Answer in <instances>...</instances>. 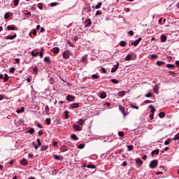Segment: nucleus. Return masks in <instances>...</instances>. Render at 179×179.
<instances>
[{
  "label": "nucleus",
  "instance_id": "423d86ee",
  "mask_svg": "<svg viewBox=\"0 0 179 179\" xmlns=\"http://www.w3.org/2000/svg\"><path fill=\"white\" fill-rule=\"evenodd\" d=\"M70 56H71V55H69V50L64 52V53H63V58L64 59H68Z\"/></svg>",
  "mask_w": 179,
  "mask_h": 179
},
{
  "label": "nucleus",
  "instance_id": "f3484780",
  "mask_svg": "<svg viewBox=\"0 0 179 179\" xmlns=\"http://www.w3.org/2000/svg\"><path fill=\"white\" fill-rule=\"evenodd\" d=\"M44 62H48V64H51V59L49 57H45L43 59Z\"/></svg>",
  "mask_w": 179,
  "mask_h": 179
},
{
  "label": "nucleus",
  "instance_id": "f704fd0d",
  "mask_svg": "<svg viewBox=\"0 0 179 179\" xmlns=\"http://www.w3.org/2000/svg\"><path fill=\"white\" fill-rule=\"evenodd\" d=\"M103 4V3H101V2H99L98 3H97V5L96 6V9H100V8H101V5Z\"/></svg>",
  "mask_w": 179,
  "mask_h": 179
},
{
  "label": "nucleus",
  "instance_id": "a211bd4d",
  "mask_svg": "<svg viewBox=\"0 0 179 179\" xmlns=\"http://www.w3.org/2000/svg\"><path fill=\"white\" fill-rule=\"evenodd\" d=\"M149 107L152 109L150 113L155 114V112L156 111V108H155V106L152 105H150Z\"/></svg>",
  "mask_w": 179,
  "mask_h": 179
},
{
  "label": "nucleus",
  "instance_id": "603ef678",
  "mask_svg": "<svg viewBox=\"0 0 179 179\" xmlns=\"http://www.w3.org/2000/svg\"><path fill=\"white\" fill-rule=\"evenodd\" d=\"M10 73H15V67H11L9 69Z\"/></svg>",
  "mask_w": 179,
  "mask_h": 179
},
{
  "label": "nucleus",
  "instance_id": "7c9ffc66",
  "mask_svg": "<svg viewBox=\"0 0 179 179\" xmlns=\"http://www.w3.org/2000/svg\"><path fill=\"white\" fill-rule=\"evenodd\" d=\"M86 167L87 169H96V165L89 164V165H87Z\"/></svg>",
  "mask_w": 179,
  "mask_h": 179
},
{
  "label": "nucleus",
  "instance_id": "393cba45",
  "mask_svg": "<svg viewBox=\"0 0 179 179\" xmlns=\"http://www.w3.org/2000/svg\"><path fill=\"white\" fill-rule=\"evenodd\" d=\"M127 150H128V152H132V150H134V145H128Z\"/></svg>",
  "mask_w": 179,
  "mask_h": 179
},
{
  "label": "nucleus",
  "instance_id": "5fc2aeb1",
  "mask_svg": "<svg viewBox=\"0 0 179 179\" xmlns=\"http://www.w3.org/2000/svg\"><path fill=\"white\" fill-rule=\"evenodd\" d=\"M131 108H135L136 110H139V106H136L134 105H131Z\"/></svg>",
  "mask_w": 179,
  "mask_h": 179
},
{
  "label": "nucleus",
  "instance_id": "6ab92c4d",
  "mask_svg": "<svg viewBox=\"0 0 179 179\" xmlns=\"http://www.w3.org/2000/svg\"><path fill=\"white\" fill-rule=\"evenodd\" d=\"M159 149L155 150L152 151L151 155L152 156H155V155H159Z\"/></svg>",
  "mask_w": 179,
  "mask_h": 179
},
{
  "label": "nucleus",
  "instance_id": "a19ab883",
  "mask_svg": "<svg viewBox=\"0 0 179 179\" xmlns=\"http://www.w3.org/2000/svg\"><path fill=\"white\" fill-rule=\"evenodd\" d=\"M179 133L177 134L176 135H175V136L173 137V141H178L179 140Z\"/></svg>",
  "mask_w": 179,
  "mask_h": 179
},
{
  "label": "nucleus",
  "instance_id": "e433bc0d",
  "mask_svg": "<svg viewBox=\"0 0 179 179\" xmlns=\"http://www.w3.org/2000/svg\"><path fill=\"white\" fill-rule=\"evenodd\" d=\"M164 62H161V61H157V65H158V66H161V65H164Z\"/></svg>",
  "mask_w": 179,
  "mask_h": 179
},
{
  "label": "nucleus",
  "instance_id": "72a5a7b5",
  "mask_svg": "<svg viewBox=\"0 0 179 179\" xmlns=\"http://www.w3.org/2000/svg\"><path fill=\"white\" fill-rule=\"evenodd\" d=\"M84 9L87 13H89V12H90V10H92V8H90V6L86 7Z\"/></svg>",
  "mask_w": 179,
  "mask_h": 179
},
{
  "label": "nucleus",
  "instance_id": "9b49d317",
  "mask_svg": "<svg viewBox=\"0 0 179 179\" xmlns=\"http://www.w3.org/2000/svg\"><path fill=\"white\" fill-rule=\"evenodd\" d=\"M20 164H22V166H27V164H29V162L27 159L24 158L20 161Z\"/></svg>",
  "mask_w": 179,
  "mask_h": 179
},
{
  "label": "nucleus",
  "instance_id": "20e7f679",
  "mask_svg": "<svg viewBox=\"0 0 179 179\" xmlns=\"http://www.w3.org/2000/svg\"><path fill=\"white\" fill-rule=\"evenodd\" d=\"M0 79H3L4 82H8L9 80V76L8 74H5L3 76V74H0Z\"/></svg>",
  "mask_w": 179,
  "mask_h": 179
},
{
  "label": "nucleus",
  "instance_id": "b1692460",
  "mask_svg": "<svg viewBox=\"0 0 179 179\" xmlns=\"http://www.w3.org/2000/svg\"><path fill=\"white\" fill-rule=\"evenodd\" d=\"M71 139H73V141H78L79 138H78V136H76V134H72Z\"/></svg>",
  "mask_w": 179,
  "mask_h": 179
},
{
  "label": "nucleus",
  "instance_id": "58836bf2",
  "mask_svg": "<svg viewBox=\"0 0 179 179\" xmlns=\"http://www.w3.org/2000/svg\"><path fill=\"white\" fill-rule=\"evenodd\" d=\"M48 149V146L47 145H42L41 150H47Z\"/></svg>",
  "mask_w": 179,
  "mask_h": 179
},
{
  "label": "nucleus",
  "instance_id": "c756f323",
  "mask_svg": "<svg viewBox=\"0 0 179 179\" xmlns=\"http://www.w3.org/2000/svg\"><path fill=\"white\" fill-rule=\"evenodd\" d=\"M78 123L79 124V125H84L85 124V120H83V119H80L78 122Z\"/></svg>",
  "mask_w": 179,
  "mask_h": 179
},
{
  "label": "nucleus",
  "instance_id": "2eb2a0df",
  "mask_svg": "<svg viewBox=\"0 0 179 179\" xmlns=\"http://www.w3.org/2000/svg\"><path fill=\"white\" fill-rule=\"evenodd\" d=\"M166 40H167V36L166 35L161 36V41H162V43H166Z\"/></svg>",
  "mask_w": 179,
  "mask_h": 179
},
{
  "label": "nucleus",
  "instance_id": "c85d7f7f",
  "mask_svg": "<svg viewBox=\"0 0 179 179\" xmlns=\"http://www.w3.org/2000/svg\"><path fill=\"white\" fill-rule=\"evenodd\" d=\"M17 114H20V113H24V107H22L21 109L17 110Z\"/></svg>",
  "mask_w": 179,
  "mask_h": 179
},
{
  "label": "nucleus",
  "instance_id": "c03bdc74",
  "mask_svg": "<svg viewBox=\"0 0 179 179\" xmlns=\"http://www.w3.org/2000/svg\"><path fill=\"white\" fill-rule=\"evenodd\" d=\"M53 157L55 159V160H61V157L57 155H55Z\"/></svg>",
  "mask_w": 179,
  "mask_h": 179
},
{
  "label": "nucleus",
  "instance_id": "4c0bfd02",
  "mask_svg": "<svg viewBox=\"0 0 179 179\" xmlns=\"http://www.w3.org/2000/svg\"><path fill=\"white\" fill-rule=\"evenodd\" d=\"M9 17H10V14H9V13H6L4 15V19H9Z\"/></svg>",
  "mask_w": 179,
  "mask_h": 179
},
{
  "label": "nucleus",
  "instance_id": "e2e57ef3",
  "mask_svg": "<svg viewBox=\"0 0 179 179\" xmlns=\"http://www.w3.org/2000/svg\"><path fill=\"white\" fill-rule=\"evenodd\" d=\"M153 117H155V113H150V120H153Z\"/></svg>",
  "mask_w": 179,
  "mask_h": 179
},
{
  "label": "nucleus",
  "instance_id": "774afa93",
  "mask_svg": "<svg viewBox=\"0 0 179 179\" xmlns=\"http://www.w3.org/2000/svg\"><path fill=\"white\" fill-rule=\"evenodd\" d=\"M128 34L130 36H134V31H129Z\"/></svg>",
  "mask_w": 179,
  "mask_h": 179
},
{
  "label": "nucleus",
  "instance_id": "9d476101",
  "mask_svg": "<svg viewBox=\"0 0 179 179\" xmlns=\"http://www.w3.org/2000/svg\"><path fill=\"white\" fill-rule=\"evenodd\" d=\"M119 66H120V63L117 62V64L111 69V73H114V72H115L117 71V69H118Z\"/></svg>",
  "mask_w": 179,
  "mask_h": 179
},
{
  "label": "nucleus",
  "instance_id": "f8f14e48",
  "mask_svg": "<svg viewBox=\"0 0 179 179\" xmlns=\"http://www.w3.org/2000/svg\"><path fill=\"white\" fill-rule=\"evenodd\" d=\"M135 162H136V164H138V166H142V164H143V161H142V159H141V158L136 159Z\"/></svg>",
  "mask_w": 179,
  "mask_h": 179
},
{
  "label": "nucleus",
  "instance_id": "de8ad7c7",
  "mask_svg": "<svg viewBox=\"0 0 179 179\" xmlns=\"http://www.w3.org/2000/svg\"><path fill=\"white\" fill-rule=\"evenodd\" d=\"M57 5H58V2H53L50 4V6L52 7L57 6Z\"/></svg>",
  "mask_w": 179,
  "mask_h": 179
},
{
  "label": "nucleus",
  "instance_id": "8fccbe9b",
  "mask_svg": "<svg viewBox=\"0 0 179 179\" xmlns=\"http://www.w3.org/2000/svg\"><path fill=\"white\" fill-rule=\"evenodd\" d=\"M78 149H83L85 148V144H80L78 146Z\"/></svg>",
  "mask_w": 179,
  "mask_h": 179
},
{
  "label": "nucleus",
  "instance_id": "39448f33",
  "mask_svg": "<svg viewBox=\"0 0 179 179\" xmlns=\"http://www.w3.org/2000/svg\"><path fill=\"white\" fill-rule=\"evenodd\" d=\"M141 41H142V38H138L135 41L131 42V45H134V47H136V45H138V44H139Z\"/></svg>",
  "mask_w": 179,
  "mask_h": 179
},
{
  "label": "nucleus",
  "instance_id": "3c124183",
  "mask_svg": "<svg viewBox=\"0 0 179 179\" xmlns=\"http://www.w3.org/2000/svg\"><path fill=\"white\" fill-rule=\"evenodd\" d=\"M38 9L42 10L43 9V3H39L38 4Z\"/></svg>",
  "mask_w": 179,
  "mask_h": 179
},
{
  "label": "nucleus",
  "instance_id": "2f4dec72",
  "mask_svg": "<svg viewBox=\"0 0 179 179\" xmlns=\"http://www.w3.org/2000/svg\"><path fill=\"white\" fill-rule=\"evenodd\" d=\"M120 45L121 47H125V45H127V42L122 41H120Z\"/></svg>",
  "mask_w": 179,
  "mask_h": 179
},
{
  "label": "nucleus",
  "instance_id": "0e129e2a",
  "mask_svg": "<svg viewBox=\"0 0 179 179\" xmlns=\"http://www.w3.org/2000/svg\"><path fill=\"white\" fill-rule=\"evenodd\" d=\"M37 142H38V146H40L41 145V141H40L39 138H37Z\"/></svg>",
  "mask_w": 179,
  "mask_h": 179
},
{
  "label": "nucleus",
  "instance_id": "a878e982",
  "mask_svg": "<svg viewBox=\"0 0 179 179\" xmlns=\"http://www.w3.org/2000/svg\"><path fill=\"white\" fill-rule=\"evenodd\" d=\"M159 118H164V117H166V113L164 112H161L159 113Z\"/></svg>",
  "mask_w": 179,
  "mask_h": 179
},
{
  "label": "nucleus",
  "instance_id": "0eeeda50",
  "mask_svg": "<svg viewBox=\"0 0 179 179\" xmlns=\"http://www.w3.org/2000/svg\"><path fill=\"white\" fill-rule=\"evenodd\" d=\"M85 27H90L92 26V20L90 18H88L85 20Z\"/></svg>",
  "mask_w": 179,
  "mask_h": 179
},
{
  "label": "nucleus",
  "instance_id": "aec40b11",
  "mask_svg": "<svg viewBox=\"0 0 179 179\" xmlns=\"http://www.w3.org/2000/svg\"><path fill=\"white\" fill-rule=\"evenodd\" d=\"M127 92L125 91H121L117 93V96H120L121 97H124V95L126 94Z\"/></svg>",
  "mask_w": 179,
  "mask_h": 179
},
{
  "label": "nucleus",
  "instance_id": "ea45409f",
  "mask_svg": "<svg viewBox=\"0 0 179 179\" xmlns=\"http://www.w3.org/2000/svg\"><path fill=\"white\" fill-rule=\"evenodd\" d=\"M19 0H13L14 6H17L19 5Z\"/></svg>",
  "mask_w": 179,
  "mask_h": 179
},
{
  "label": "nucleus",
  "instance_id": "49530a36",
  "mask_svg": "<svg viewBox=\"0 0 179 179\" xmlns=\"http://www.w3.org/2000/svg\"><path fill=\"white\" fill-rule=\"evenodd\" d=\"M8 30H15V27H12L10 25H8L7 27Z\"/></svg>",
  "mask_w": 179,
  "mask_h": 179
},
{
  "label": "nucleus",
  "instance_id": "473e14b6",
  "mask_svg": "<svg viewBox=\"0 0 179 179\" xmlns=\"http://www.w3.org/2000/svg\"><path fill=\"white\" fill-rule=\"evenodd\" d=\"M29 134H31V135H33V134H34L35 130L34 128H31L28 130Z\"/></svg>",
  "mask_w": 179,
  "mask_h": 179
},
{
  "label": "nucleus",
  "instance_id": "cd10ccee",
  "mask_svg": "<svg viewBox=\"0 0 179 179\" xmlns=\"http://www.w3.org/2000/svg\"><path fill=\"white\" fill-rule=\"evenodd\" d=\"M45 114H49L50 113V107L48 106H45Z\"/></svg>",
  "mask_w": 179,
  "mask_h": 179
},
{
  "label": "nucleus",
  "instance_id": "7ed1b4c3",
  "mask_svg": "<svg viewBox=\"0 0 179 179\" xmlns=\"http://www.w3.org/2000/svg\"><path fill=\"white\" fill-rule=\"evenodd\" d=\"M76 99V96L71 95V94H68L66 96V100H67V101H69V102L73 101Z\"/></svg>",
  "mask_w": 179,
  "mask_h": 179
},
{
  "label": "nucleus",
  "instance_id": "79ce46f5",
  "mask_svg": "<svg viewBox=\"0 0 179 179\" xmlns=\"http://www.w3.org/2000/svg\"><path fill=\"white\" fill-rule=\"evenodd\" d=\"M111 82H112V83H115V84L120 83V81L118 80H116V79H112Z\"/></svg>",
  "mask_w": 179,
  "mask_h": 179
},
{
  "label": "nucleus",
  "instance_id": "1a4fd4ad",
  "mask_svg": "<svg viewBox=\"0 0 179 179\" xmlns=\"http://www.w3.org/2000/svg\"><path fill=\"white\" fill-rule=\"evenodd\" d=\"M16 37H17V35L16 34H15L13 36L8 35V36H6V40H13L14 38H16Z\"/></svg>",
  "mask_w": 179,
  "mask_h": 179
},
{
  "label": "nucleus",
  "instance_id": "c9c22d12",
  "mask_svg": "<svg viewBox=\"0 0 179 179\" xmlns=\"http://www.w3.org/2000/svg\"><path fill=\"white\" fill-rule=\"evenodd\" d=\"M45 122H46L47 125L51 124V119L50 118H46Z\"/></svg>",
  "mask_w": 179,
  "mask_h": 179
},
{
  "label": "nucleus",
  "instance_id": "6e6d98bb",
  "mask_svg": "<svg viewBox=\"0 0 179 179\" xmlns=\"http://www.w3.org/2000/svg\"><path fill=\"white\" fill-rule=\"evenodd\" d=\"M67 43H68V44H69V46H70V47H75V45H74L73 43H72V42L68 41Z\"/></svg>",
  "mask_w": 179,
  "mask_h": 179
},
{
  "label": "nucleus",
  "instance_id": "412c9836",
  "mask_svg": "<svg viewBox=\"0 0 179 179\" xmlns=\"http://www.w3.org/2000/svg\"><path fill=\"white\" fill-rule=\"evenodd\" d=\"M124 59L125 61H131V59H132V55H127Z\"/></svg>",
  "mask_w": 179,
  "mask_h": 179
},
{
  "label": "nucleus",
  "instance_id": "680f3d73",
  "mask_svg": "<svg viewBox=\"0 0 179 179\" xmlns=\"http://www.w3.org/2000/svg\"><path fill=\"white\" fill-rule=\"evenodd\" d=\"M101 15V11H100V10H98L96 12V15Z\"/></svg>",
  "mask_w": 179,
  "mask_h": 179
},
{
  "label": "nucleus",
  "instance_id": "6e6552de",
  "mask_svg": "<svg viewBox=\"0 0 179 179\" xmlns=\"http://www.w3.org/2000/svg\"><path fill=\"white\" fill-rule=\"evenodd\" d=\"M119 108H120V111L122 113V114L124 115V117H125V115H128V113H125V108L124 106L120 105Z\"/></svg>",
  "mask_w": 179,
  "mask_h": 179
},
{
  "label": "nucleus",
  "instance_id": "37998d69",
  "mask_svg": "<svg viewBox=\"0 0 179 179\" xmlns=\"http://www.w3.org/2000/svg\"><path fill=\"white\" fill-rule=\"evenodd\" d=\"M117 134L119 136H121L122 138H124V136L125 135L122 131H118Z\"/></svg>",
  "mask_w": 179,
  "mask_h": 179
},
{
  "label": "nucleus",
  "instance_id": "4be33fe9",
  "mask_svg": "<svg viewBox=\"0 0 179 179\" xmlns=\"http://www.w3.org/2000/svg\"><path fill=\"white\" fill-rule=\"evenodd\" d=\"M64 115H65L66 120H68L69 118V111L65 110L64 111Z\"/></svg>",
  "mask_w": 179,
  "mask_h": 179
},
{
  "label": "nucleus",
  "instance_id": "4d7b16f0",
  "mask_svg": "<svg viewBox=\"0 0 179 179\" xmlns=\"http://www.w3.org/2000/svg\"><path fill=\"white\" fill-rule=\"evenodd\" d=\"M151 58H152V59H156V58H157V55H151Z\"/></svg>",
  "mask_w": 179,
  "mask_h": 179
},
{
  "label": "nucleus",
  "instance_id": "dca6fc26",
  "mask_svg": "<svg viewBox=\"0 0 179 179\" xmlns=\"http://www.w3.org/2000/svg\"><path fill=\"white\" fill-rule=\"evenodd\" d=\"M60 150L62 152H66L68 150V146L66 145H62L60 148Z\"/></svg>",
  "mask_w": 179,
  "mask_h": 179
},
{
  "label": "nucleus",
  "instance_id": "052dcab7",
  "mask_svg": "<svg viewBox=\"0 0 179 179\" xmlns=\"http://www.w3.org/2000/svg\"><path fill=\"white\" fill-rule=\"evenodd\" d=\"M15 64H20V59H15Z\"/></svg>",
  "mask_w": 179,
  "mask_h": 179
},
{
  "label": "nucleus",
  "instance_id": "338daca9",
  "mask_svg": "<svg viewBox=\"0 0 179 179\" xmlns=\"http://www.w3.org/2000/svg\"><path fill=\"white\" fill-rule=\"evenodd\" d=\"M145 97H152V93L149 92L148 94H145Z\"/></svg>",
  "mask_w": 179,
  "mask_h": 179
},
{
  "label": "nucleus",
  "instance_id": "bf43d9fd",
  "mask_svg": "<svg viewBox=\"0 0 179 179\" xmlns=\"http://www.w3.org/2000/svg\"><path fill=\"white\" fill-rule=\"evenodd\" d=\"M43 51H44V50H43V48H42V49H41V52L40 54H39L41 58H43Z\"/></svg>",
  "mask_w": 179,
  "mask_h": 179
},
{
  "label": "nucleus",
  "instance_id": "09e8293b",
  "mask_svg": "<svg viewBox=\"0 0 179 179\" xmlns=\"http://www.w3.org/2000/svg\"><path fill=\"white\" fill-rule=\"evenodd\" d=\"M174 64H166V68H174Z\"/></svg>",
  "mask_w": 179,
  "mask_h": 179
},
{
  "label": "nucleus",
  "instance_id": "4468645a",
  "mask_svg": "<svg viewBox=\"0 0 179 179\" xmlns=\"http://www.w3.org/2000/svg\"><path fill=\"white\" fill-rule=\"evenodd\" d=\"M52 52H53L54 54H58V52H59V48H53L52 49Z\"/></svg>",
  "mask_w": 179,
  "mask_h": 179
},
{
  "label": "nucleus",
  "instance_id": "f257e3e1",
  "mask_svg": "<svg viewBox=\"0 0 179 179\" xmlns=\"http://www.w3.org/2000/svg\"><path fill=\"white\" fill-rule=\"evenodd\" d=\"M157 164H159V162L157 159H154L150 163V169H156Z\"/></svg>",
  "mask_w": 179,
  "mask_h": 179
},
{
  "label": "nucleus",
  "instance_id": "a18cd8bd",
  "mask_svg": "<svg viewBox=\"0 0 179 179\" xmlns=\"http://www.w3.org/2000/svg\"><path fill=\"white\" fill-rule=\"evenodd\" d=\"M171 141V138H169L164 142V145H170V142Z\"/></svg>",
  "mask_w": 179,
  "mask_h": 179
},
{
  "label": "nucleus",
  "instance_id": "864d4df0",
  "mask_svg": "<svg viewBox=\"0 0 179 179\" xmlns=\"http://www.w3.org/2000/svg\"><path fill=\"white\" fill-rule=\"evenodd\" d=\"M39 54H40L39 52H37L36 54L34 53V51L31 52L32 57H37V55H38Z\"/></svg>",
  "mask_w": 179,
  "mask_h": 179
},
{
  "label": "nucleus",
  "instance_id": "ddd939ff",
  "mask_svg": "<svg viewBox=\"0 0 179 179\" xmlns=\"http://www.w3.org/2000/svg\"><path fill=\"white\" fill-rule=\"evenodd\" d=\"M73 129H75V131H81L82 130V128H80V126L78 124H73Z\"/></svg>",
  "mask_w": 179,
  "mask_h": 179
},
{
  "label": "nucleus",
  "instance_id": "bb28decb",
  "mask_svg": "<svg viewBox=\"0 0 179 179\" xmlns=\"http://www.w3.org/2000/svg\"><path fill=\"white\" fill-rule=\"evenodd\" d=\"M31 33L34 36H37V31L36 29H32V31L29 33V36H31Z\"/></svg>",
  "mask_w": 179,
  "mask_h": 179
},
{
  "label": "nucleus",
  "instance_id": "13d9d810",
  "mask_svg": "<svg viewBox=\"0 0 179 179\" xmlns=\"http://www.w3.org/2000/svg\"><path fill=\"white\" fill-rule=\"evenodd\" d=\"M94 79H99V76H97L96 74H94L92 76Z\"/></svg>",
  "mask_w": 179,
  "mask_h": 179
},
{
  "label": "nucleus",
  "instance_id": "69168bd1",
  "mask_svg": "<svg viewBox=\"0 0 179 179\" xmlns=\"http://www.w3.org/2000/svg\"><path fill=\"white\" fill-rule=\"evenodd\" d=\"M3 99H5V95L0 94V101L3 100Z\"/></svg>",
  "mask_w": 179,
  "mask_h": 179
},
{
  "label": "nucleus",
  "instance_id": "5701e85b",
  "mask_svg": "<svg viewBox=\"0 0 179 179\" xmlns=\"http://www.w3.org/2000/svg\"><path fill=\"white\" fill-rule=\"evenodd\" d=\"M106 97H107V94H106V92H102L100 94V99H106Z\"/></svg>",
  "mask_w": 179,
  "mask_h": 179
},
{
  "label": "nucleus",
  "instance_id": "f03ea898",
  "mask_svg": "<svg viewBox=\"0 0 179 179\" xmlns=\"http://www.w3.org/2000/svg\"><path fill=\"white\" fill-rule=\"evenodd\" d=\"M80 107V103H73L69 105V108L73 110V108H79Z\"/></svg>",
  "mask_w": 179,
  "mask_h": 179
}]
</instances>
